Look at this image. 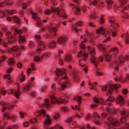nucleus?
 Returning a JSON list of instances; mask_svg holds the SVG:
<instances>
[{
  "label": "nucleus",
  "instance_id": "1",
  "mask_svg": "<svg viewBox=\"0 0 129 129\" xmlns=\"http://www.w3.org/2000/svg\"><path fill=\"white\" fill-rule=\"evenodd\" d=\"M54 72L57 77H60V78H55V81H59L60 79H64L66 80L62 83L58 82L57 83L60 86L61 90L63 91L65 88L68 87L70 85V83L68 79H66L67 78V75L65 74V71L63 69H59L57 68H56Z\"/></svg>",
  "mask_w": 129,
  "mask_h": 129
},
{
  "label": "nucleus",
  "instance_id": "2",
  "mask_svg": "<svg viewBox=\"0 0 129 129\" xmlns=\"http://www.w3.org/2000/svg\"><path fill=\"white\" fill-rule=\"evenodd\" d=\"M87 48L88 49V51L89 52L90 56V59L91 62L93 63L95 66L96 67L99 63L98 60L100 61H102L103 59V57L102 56H100L98 59L95 56V53L94 50L92 49L90 51H89V50L91 48V47L89 46H88Z\"/></svg>",
  "mask_w": 129,
  "mask_h": 129
},
{
  "label": "nucleus",
  "instance_id": "3",
  "mask_svg": "<svg viewBox=\"0 0 129 129\" xmlns=\"http://www.w3.org/2000/svg\"><path fill=\"white\" fill-rule=\"evenodd\" d=\"M41 114L46 118V119L43 122L44 125L45 126H46L50 125L52 123V121L50 119V116L48 114H46V111L42 109L40 112H35L34 113V115L38 117Z\"/></svg>",
  "mask_w": 129,
  "mask_h": 129
},
{
  "label": "nucleus",
  "instance_id": "4",
  "mask_svg": "<svg viewBox=\"0 0 129 129\" xmlns=\"http://www.w3.org/2000/svg\"><path fill=\"white\" fill-rule=\"evenodd\" d=\"M51 10L52 12L55 13L59 17H62L64 19L67 18V16L65 13V11L63 9L60 8L59 7L56 9L52 7Z\"/></svg>",
  "mask_w": 129,
  "mask_h": 129
},
{
  "label": "nucleus",
  "instance_id": "5",
  "mask_svg": "<svg viewBox=\"0 0 129 129\" xmlns=\"http://www.w3.org/2000/svg\"><path fill=\"white\" fill-rule=\"evenodd\" d=\"M51 103L52 104H55L56 103L58 104L62 103L65 104L68 103L69 101L64 99L62 100L60 98L57 99L56 97L54 95H52L50 99Z\"/></svg>",
  "mask_w": 129,
  "mask_h": 129
},
{
  "label": "nucleus",
  "instance_id": "6",
  "mask_svg": "<svg viewBox=\"0 0 129 129\" xmlns=\"http://www.w3.org/2000/svg\"><path fill=\"white\" fill-rule=\"evenodd\" d=\"M11 50L13 52L14 56L16 57H19L21 55V51L19 47L17 46L13 47L11 49H8L7 50V52L10 53Z\"/></svg>",
  "mask_w": 129,
  "mask_h": 129
},
{
  "label": "nucleus",
  "instance_id": "7",
  "mask_svg": "<svg viewBox=\"0 0 129 129\" xmlns=\"http://www.w3.org/2000/svg\"><path fill=\"white\" fill-rule=\"evenodd\" d=\"M5 35L7 38L6 40L10 44L14 43L16 40L15 38L14 37L11 33L7 31L5 32Z\"/></svg>",
  "mask_w": 129,
  "mask_h": 129
},
{
  "label": "nucleus",
  "instance_id": "8",
  "mask_svg": "<svg viewBox=\"0 0 129 129\" xmlns=\"http://www.w3.org/2000/svg\"><path fill=\"white\" fill-rule=\"evenodd\" d=\"M38 42V46L37 51L39 54H41L40 52L44 50L46 45L44 42L41 41H39Z\"/></svg>",
  "mask_w": 129,
  "mask_h": 129
},
{
  "label": "nucleus",
  "instance_id": "9",
  "mask_svg": "<svg viewBox=\"0 0 129 129\" xmlns=\"http://www.w3.org/2000/svg\"><path fill=\"white\" fill-rule=\"evenodd\" d=\"M30 12L31 14L33 15V16L32 18L33 19L35 20H37L38 21V22L36 23V26L39 27H41L42 26V23L39 21V18L37 17V15L38 14V13H34L33 11H30Z\"/></svg>",
  "mask_w": 129,
  "mask_h": 129
},
{
  "label": "nucleus",
  "instance_id": "10",
  "mask_svg": "<svg viewBox=\"0 0 129 129\" xmlns=\"http://www.w3.org/2000/svg\"><path fill=\"white\" fill-rule=\"evenodd\" d=\"M70 6L72 8V10L76 14H78L80 11V8L71 3L69 4Z\"/></svg>",
  "mask_w": 129,
  "mask_h": 129
},
{
  "label": "nucleus",
  "instance_id": "11",
  "mask_svg": "<svg viewBox=\"0 0 129 129\" xmlns=\"http://www.w3.org/2000/svg\"><path fill=\"white\" fill-rule=\"evenodd\" d=\"M119 87H120V86L117 84H115L114 85L113 84L109 86L108 92L109 93L111 94L112 93V91L113 90L114 88L116 89Z\"/></svg>",
  "mask_w": 129,
  "mask_h": 129
},
{
  "label": "nucleus",
  "instance_id": "12",
  "mask_svg": "<svg viewBox=\"0 0 129 129\" xmlns=\"http://www.w3.org/2000/svg\"><path fill=\"white\" fill-rule=\"evenodd\" d=\"M67 38L66 37H61L58 38L57 42L59 44H64L67 40Z\"/></svg>",
  "mask_w": 129,
  "mask_h": 129
},
{
  "label": "nucleus",
  "instance_id": "13",
  "mask_svg": "<svg viewBox=\"0 0 129 129\" xmlns=\"http://www.w3.org/2000/svg\"><path fill=\"white\" fill-rule=\"evenodd\" d=\"M117 103L121 105H123L124 103V98L121 95L118 96L116 99Z\"/></svg>",
  "mask_w": 129,
  "mask_h": 129
},
{
  "label": "nucleus",
  "instance_id": "14",
  "mask_svg": "<svg viewBox=\"0 0 129 129\" xmlns=\"http://www.w3.org/2000/svg\"><path fill=\"white\" fill-rule=\"evenodd\" d=\"M56 44L55 41H51L48 43V47L50 49H52L56 46Z\"/></svg>",
  "mask_w": 129,
  "mask_h": 129
},
{
  "label": "nucleus",
  "instance_id": "15",
  "mask_svg": "<svg viewBox=\"0 0 129 129\" xmlns=\"http://www.w3.org/2000/svg\"><path fill=\"white\" fill-rule=\"evenodd\" d=\"M72 56L71 55L68 54L64 56V59L65 61L69 62L72 60Z\"/></svg>",
  "mask_w": 129,
  "mask_h": 129
},
{
  "label": "nucleus",
  "instance_id": "16",
  "mask_svg": "<svg viewBox=\"0 0 129 129\" xmlns=\"http://www.w3.org/2000/svg\"><path fill=\"white\" fill-rule=\"evenodd\" d=\"M43 106L46 108H48L50 106V103L48 98H46L44 99V103L43 104Z\"/></svg>",
  "mask_w": 129,
  "mask_h": 129
},
{
  "label": "nucleus",
  "instance_id": "17",
  "mask_svg": "<svg viewBox=\"0 0 129 129\" xmlns=\"http://www.w3.org/2000/svg\"><path fill=\"white\" fill-rule=\"evenodd\" d=\"M31 88V87L30 84H27L23 86V90L24 91H28L30 90Z\"/></svg>",
  "mask_w": 129,
  "mask_h": 129
},
{
  "label": "nucleus",
  "instance_id": "18",
  "mask_svg": "<svg viewBox=\"0 0 129 129\" xmlns=\"http://www.w3.org/2000/svg\"><path fill=\"white\" fill-rule=\"evenodd\" d=\"M3 115L5 118H7V120L9 119H11L13 120L14 121L16 119V117L15 116L13 115L10 117L7 113L4 114H3Z\"/></svg>",
  "mask_w": 129,
  "mask_h": 129
},
{
  "label": "nucleus",
  "instance_id": "19",
  "mask_svg": "<svg viewBox=\"0 0 129 129\" xmlns=\"http://www.w3.org/2000/svg\"><path fill=\"white\" fill-rule=\"evenodd\" d=\"M73 78L74 80L78 82L79 80V78L78 76V71H75L73 74Z\"/></svg>",
  "mask_w": 129,
  "mask_h": 129
},
{
  "label": "nucleus",
  "instance_id": "20",
  "mask_svg": "<svg viewBox=\"0 0 129 129\" xmlns=\"http://www.w3.org/2000/svg\"><path fill=\"white\" fill-rule=\"evenodd\" d=\"M1 104L3 106V107L2 109V111L3 112H4L7 109V108L8 107V104L3 102Z\"/></svg>",
  "mask_w": 129,
  "mask_h": 129
},
{
  "label": "nucleus",
  "instance_id": "21",
  "mask_svg": "<svg viewBox=\"0 0 129 129\" xmlns=\"http://www.w3.org/2000/svg\"><path fill=\"white\" fill-rule=\"evenodd\" d=\"M19 90L20 88L18 86V90H15V91L14 92V95L17 99L19 98V96L21 93V92H20Z\"/></svg>",
  "mask_w": 129,
  "mask_h": 129
},
{
  "label": "nucleus",
  "instance_id": "22",
  "mask_svg": "<svg viewBox=\"0 0 129 129\" xmlns=\"http://www.w3.org/2000/svg\"><path fill=\"white\" fill-rule=\"evenodd\" d=\"M96 32L98 34H101L104 35L105 33V29L102 27H100L96 31Z\"/></svg>",
  "mask_w": 129,
  "mask_h": 129
},
{
  "label": "nucleus",
  "instance_id": "23",
  "mask_svg": "<svg viewBox=\"0 0 129 129\" xmlns=\"http://www.w3.org/2000/svg\"><path fill=\"white\" fill-rule=\"evenodd\" d=\"M105 2L107 4V8L108 9H110L113 3L112 1L111 0H106Z\"/></svg>",
  "mask_w": 129,
  "mask_h": 129
},
{
  "label": "nucleus",
  "instance_id": "24",
  "mask_svg": "<svg viewBox=\"0 0 129 129\" xmlns=\"http://www.w3.org/2000/svg\"><path fill=\"white\" fill-rule=\"evenodd\" d=\"M15 62V60L13 58H9L8 61V64L10 66L13 65Z\"/></svg>",
  "mask_w": 129,
  "mask_h": 129
},
{
  "label": "nucleus",
  "instance_id": "25",
  "mask_svg": "<svg viewBox=\"0 0 129 129\" xmlns=\"http://www.w3.org/2000/svg\"><path fill=\"white\" fill-rule=\"evenodd\" d=\"M48 29L50 32H51L52 31L55 32L57 31V29L54 27H48Z\"/></svg>",
  "mask_w": 129,
  "mask_h": 129
},
{
  "label": "nucleus",
  "instance_id": "26",
  "mask_svg": "<svg viewBox=\"0 0 129 129\" xmlns=\"http://www.w3.org/2000/svg\"><path fill=\"white\" fill-rule=\"evenodd\" d=\"M114 99L115 98L113 97L110 96H109V98L107 100H106V101L109 106H110L111 105V104L110 103L107 102V101H108L111 102H113Z\"/></svg>",
  "mask_w": 129,
  "mask_h": 129
},
{
  "label": "nucleus",
  "instance_id": "27",
  "mask_svg": "<svg viewBox=\"0 0 129 129\" xmlns=\"http://www.w3.org/2000/svg\"><path fill=\"white\" fill-rule=\"evenodd\" d=\"M120 112L121 115L124 116V117H127L129 116V112H128L123 110L121 111Z\"/></svg>",
  "mask_w": 129,
  "mask_h": 129
},
{
  "label": "nucleus",
  "instance_id": "28",
  "mask_svg": "<svg viewBox=\"0 0 129 129\" xmlns=\"http://www.w3.org/2000/svg\"><path fill=\"white\" fill-rule=\"evenodd\" d=\"M25 41V39L24 37L21 35L19 36V43L24 42Z\"/></svg>",
  "mask_w": 129,
  "mask_h": 129
},
{
  "label": "nucleus",
  "instance_id": "29",
  "mask_svg": "<svg viewBox=\"0 0 129 129\" xmlns=\"http://www.w3.org/2000/svg\"><path fill=\"white\" fill-rule=\"evenodd\" d=\"M51 55V53L48 52H46L43 53L42 54V56H41V58H42L44 57L47 58L49 57Z\"/></svg>",
  "mask_w": 129,
  "mask_h": 129
},
{
  "label": "nucleus",
  "instance_id": "30",
  "mask_svg": "<svg viewBox=\"0 0 129 129\" xmlns=\"http://www.w3.org/2000/svg\"><path fill=\"white\" fill-rule=\"evenodd\" d=\"M105 56L106 60L107 62H110L111 60V56L106 53L105 54Z\"/></svg>",
  "mask_w": 129,
  "mask_h": 129
},
{
  "label": "nucleus",
  "instance_id": "31",
  "mask_svg": "<svg viewBox=\"0 0 129 129\" xmlns=\"http://www.w3.org/2000/svg\"><path fill=\"white\" fill-rule=\"evenodd\" d=\"M118 59L120 63H123L124 61V57L120 55L118 57Z\"/></svg>",
  "mask_w": 129,
  "mask_h": 129
},
{
  "label": "nucleus",
  "instance_id": "32",
  "mask_svg": "<svg viewBox=\"0 0 129 129\" xmlns=\"http://www.w3.org/2000/svg\"><path fill=\"white\" fill-rule=\"evenodd\" d=\"M98 48L104 52L105 50V48L101 44H99L97 45Z\"/></svg>",
  "mask_w": 129,
  "mask_h": 129
},
{
  "label": "nucleus",
  "instance_id": "33",
  "mask_svg": "<svg viewBox=\"0 0 129 129\" xmlns=\"http://www.w3.org/2000/svg\"><path fill=\"white\" fill-rule=\"evenodd\" d=\"M82 54L84 58H83V59L84 60L86 59V57H87L88 56V55L87 53H85L84 52V51H82L81 50V55Z\"/></svg>",
  "mask_w": 129,
  "mask_h": 129
},
{
  "label": "nucleus",
  "instance_id": "34",
  "mask_svg": "<svg viewBox=\"0 0 129 129\" xmlns=\"http://www.w3.org/2000/svg\"><path fill=\"white\" fill-rule=\"evenodd\" d=\"M74 100H76L77 102H78L79 105H80L81 102V97H78V96L75 97L73 99Z\"/></svg>",
  "mask_w": 129,
  "mask_h": 129
},
{
  "label": "nucleus",
  "instance_id": "35",
  "mask_svg": "<svg viewBox=\"0 0 129 129\" xmlns=\"http://www.w3.org/2000/svg\"><path fill=\"white\" fill-rule=\"evenodd\" d=\"M87 41V39L85 38L84 40L81 43V49H85V47H84L85 42Z\"/></svg>",
  "mask_w": 129,
  "mask_h": 129
},
{
  "label": "nucleus",
  "instance_id": "36",
  "mask_svg": "<svg viewBox=\"0 0 129 129\" xmlns=\"http://www.w3.org/2000/svg\"><path fill=\"white\" fill-rule=\"evenodd\" d=\"M41 58V57H40L39 56H35L34 58V60L36 62H39L40 61Z\"/></svg>",
  "mask_w": 129,
  "mask_h": 129
},
{
  "label": "nucleus",
  "instance_id": "37",
  "mask_svg": "<svg viewBox=\"0 0 129 129\" xmlns=\"http://www.w3.org/2000/svg\"><path fill=\"white\" fill-rule=\"evenodd\" d=\"M109 20L110 22L113 23L115 22V19L114 17H111L109 18Z\"/></svg>",
  "mask_w": 129,
  "mask_h": 129
},
{
  "label": "nucleus",
  "instance_id": "38",
  "mask_svg": "<svg viewBox=\"0 0 129 129\" xmlns=\"http://www.w3.org/2000/svg\"><path fill=\"white\" fill-rule=\"evenodd\" d=\"M6 11L9 14H12L14 13H15L16 12V11L15 10H7Z\"/></svg>",
  "mask_w": 129,
  "mask_h": 129
},
{
  "label": "nucleus",
  "instance_id": "39",
  "mask_svg": "<svg viewBox=\"0 0 129 129\" xmlns=\"http://www.w3.org/2000/svg\"><path fill=\"white\" fill-rule=\"evenodd\" d=\"M61 109L65 112H67L68 111L67 107L66 106L61 107Z\"/></svg>",
  "mask_w": 129,
  "mask_h": 129
},
{
  "label": "nucleus",
  "instance_id": "40",
  "mask_svg": "<svg viewBox=\"0 0 129 129\" xmlns=\"http://www.w3.org/2000/svg\"><path fill=\"white\" fill-rule=\"evenodd\" d=\"M21 31L20 30H19L17 29H15V30L14 35L16 36L17 34H20L21 33Z\"/></svg>",
  "mask_w": 129,
  "mask_h": 129
},
{
  "label": "nucleus",
  "instance_id": "41",
  "mask_svg": "<svg viewBox=\"0 0 129 129\" xmlns=\"http://www.w3.org/2000/svg\"><path fill=\"white\" fill-rule=\"evenodd\" d=\"M98 4V2L96 0H94L90 4V5L91 6L93 5L94 6H96Z\"/></svg>",
  "mask_w": 129,
  "mask_h": 129
},
{
  "label": "nucleus",
  "instance_id": "42",
  "mask_svg": "<svg viewBox=\"0 0 129 129\" xmlns=\"http://www.w3.org/2000/svg\"><path fill=\"white\" fill-rule=\"evenodd\" d=\"M13 18L14 19V21L18 23H20V19L16 16H14Z\"/></svg>",
  "mask_w": 129,
  "mask_h": 129
},
{
  "label": "nucleus",
  "instance_id": "43",
  "mask_svg": "<svg viewBox=\"0 0 129 129\" xmlns=\"http://www.w3.org/2000/svg\"><path fill=\"white\" fill-rule=\"evenodd\" d=\"M120 2V3L121 7L122 8L121 6L126 3L127 2V1L126 0H119Z\"/></svg>",
  "mask_w": 129,
  "mask_h": 129
},
{
  "label": "nucleus",
  "instance_id": "44",
  "mask_svg": "<svg viewBox=\"0 0 129 129\" xmlns=\"http://www.w3.org/2000/svg\"><path fill=\"white\" fill-rule=\"evenodd\" d=\"M5 14V13L4 12L0 10V18H2L4 17Z\"/></svg>",
  "mask_w": 129,
  "mask_h": 129
},
{
  "label": "nucleus",
  "instance_id": "45",
  "mask_svg": "<svg viewBox=\"0 0 129 129\" xmlns=\"http://www.w3.org/2000/svg\"><path fill=\"white\" fill-rule=\"evenodd\" d=\"M14 91H15V90H13L12 89H9L7 91V93L8 94H11L13 93L14 95Z\"/></svg>",
  "mask_w": 129,
  "mask_h": 129
},
{
  "label": "nucleus",
  "instance_id": "46",
  "mask_svg": "<svg viewBox=\"0 0 129 129\" xmlns=\"http://www.w3.org/2000/svg\"><path fill=\"white\" fill-rule=\"evenodd\" d=\"M29 46L30 48L34 46V43L32 41H30L29 42Z\"/></svg>",
  "mask_w": 129,
  "mask_h": 129
},
{
  "label": "nucleus",
  "instance_id": "47",
  "mask_svg": "<svg viewBox=\"0 0 129 129\" xmlns=\"http://www.w3.org/2000/svg\"><path fill=\"white\" fill-rule=\"evenodd\" d=\"M29 125L28 122L26 121L23 122V126L25 127H27Z\"/></svg>",
  "mask_w": 129,
  "mask_h": 129
},
{
  "label": "nucleus",
  "instance_id": "48",
  "mask_svg": "<svg viewBox=\"0 0 129 129\" xmlns=\"http://www.w3.org/2000/svg\"><path fill=\"white\" fill-rule=\"evenodd\" d=\"M21 82H23L25 81V75H23V74H21Z\"/></svg>",
  "mask_w": 129,
  "mask_h": 129
},
{
  "label": "nucleus",
  "instance_id": "49",
  "mask_svg": "<svg viewBox=\"0 0 129 129\" xmlns=\"http://www.w3.org/2000/svg\"><path fill=\"white\" fill-rule=\"evenodd\" d=\"M71 107L72 109L73 110H74L75 109V108L78 111H80V108L79 107V106H78L77 105H75V108L73 106H72Z\"/></svg>",
  "mask_w": 129,
  "mask_h": 129
},
{
  "label": "nucleus",
  "instance_id": "50",
  "mask_svg": "<svg viewBox=\"0 0 129 129\" xmlns=\"http://www.w3.org/2000/svg\"><path fill=\"white\" fill-rule=\"evenodd\" d=\"M125 37V42L126 44H128L129 43V41L128 38V35L127 34L126 35Z\"/></svg>",
  "mask_w": 129,
  "mask_h": 129
},
{
  "label": "nucleus",
  "instance_id": "51",
  "mask_svg": "<svg viewBox=\"0 0 129 129\" xmlns=\"http://www.w3.org/2000/svg\"><path fill=\"white\" fill-rule=\"evenodd\" d=\"M35 37L37 39V42H38L39 41H41L40 39H41V38L40 35H36Z\"/></svg>",
  "mask_w": 129,
  "mask_h": 129
},
{
  "label": "nucleus",
  "instance_id": "52",
  "mask_svg": "<svg viewBox=\"0 0 129 129\" xmlns=\"http://www.w3.org/2000/svg\"><path fill=\"white\" fill-rule=\"evenodd\" d=\"M47 86H45L42 87L41 89V92L42 93L44 92L45 90L47 89Z\"/></svg>",
  "mask_w": 129,
  "mask_h": 129
},
{
  "label": "nucleus",
  "instance_id": "53",
  "mask_svg": "<svg viewBox=\"0 0 129 129\" xmlns=\"http://www.w3.org/2000/svg\"><path fill=\"white\" fill-rule=\"evenodd\" d=\"M30 122L31 123H34L36 122V119L35 118L31 119L30 120Z\"/></svg>",
  "mask_w": 129,
  "mask_h": 129
},
{
  "label": "nucleus",
  "instance_id": "54",
  "mask_svg": "<svg viewBox=\"0 0 129 129\" xmlns=\"http://www.w3.org/2000/svg\"><path fill=\"white\" fill-rule=\"evenodd\" d=\"M120 121L122 123H123L126 121V119L124 117H123L121 118Z\"/></svg>",
  "mask_w": 129,
  "mask_h": 129
},
{
  "label": "nucleus",
  "instance_id": "55",
  "mask_svg": "<svg viewBox=\"0 0 129 129\" xmlns=\"http://www.w3.org/2000/svg\"><path fill=\"white\" fill-rule=\"evenodd\" d=\"M116 51L117 53L118 52V49L116 47H113L112 48L111 50H110V51Z\"/></svg>",
  "mask_w": 129,
  "mask_h": 129
},
{
  "label": "nucleus",
  "instance_id": "56",
  "mask_svg": "<svg viewBox=\"0 0 129 129\" xmlns=\"http://www.w3.org/2000/svg\"><path fill=\"white\" fill-rule=\"evenodd\" d=\"M108 115V114L107 113H102L101 116L102 117L105 118Z\"/></svg>",
  "mask_w": 129,
  "mask_h": 129
},
{
  "label": "nucleus",
  "instance_id": "57",
  "mask_svg": "<svg viewBox=\"0 0 129 129\" xmlns=\"http://www.w3.org/2000/svg\"><path fill=\"white\" fill-rule=\"evenodd\" d=\"M4 78L5 79H7L8 80H9L10 79V75L9 74H7L5 75L4 76Z\"/></svg>",
  "mask_w": 129,
  "mask_h": 129
},
{
  "label": "nucleus",
  "instance_id": "58",
  "mask_svg": "<svg viewBox=\"0 0 129 129\" xmlns=\"http://www.w3.org/2000/svg\"><path fill=\"white\" fill-rule=\"evenodd\" d=\"M31 66L32 70L33 71L35 70V64L34 63H32L31 64Z\"/></svg>",
  "mask_w": 129,
  "mask_h": 129
},
{
  "label": "nucleus",
  "instance_id": "59",
  "mask_svg": "<svg viewBox=\"0 0 129 129\" xmlns=\"http://www.w3.org/2000/svg\"><path fill=\"white\" fill-rule=\"evenodd\" d=\"M17 66L19 68H21L22 67V64L20 62H19L17 64Z\"/></svg>",
  "mask_w": 129,
  "mask_h": 129
},
{
  "label": "nucleus",
  "instance_id": "60",
  "mask_svg": "<svg viewBox=\"0 0 129 129\" xmlns=\"http://www.w3.org/2000/svg\"><path fill=\"white\" fill-rule=\"evenodd\" d=\"M128 92V90L126 89H123L122 91V93L125 94H126Z\"/></svg>",
  "mask_w": 129,
  "mask_h": 129
},
{
  "label": "nucleus",
  "instance_id": "61",
  "mask_svg": "<svg viewBox=\"0 0 129 129\" xmlns=\"http://www.w3.org/2000/svg\"><path fill=\"white\" fill-rule=\"evenodd\" d=\"M86 127L88 129H95L94 127H91L88 124H87Z\"/></svg>",
  "mask_w": 129,
  "mask_h": 129
},
{
  "label": "nucleus",
  "instance_id": "62",
  "mask_svg": "<svg viewBox=\"0 0 129 129\" xmlns=\"http://www.w3.org/2000/svg\"><path fill=\"white\" fill-rule=\"evenodd\" d=\"M44 13L48 15L50 13V11L48 9L45 10L44 11Z\"/></svg>",
  "mask_w": 129,
  "mask_h": 129
},
{
  "label": "nucleus",
  "instance_id": "63",
  "mask_svg": "<svg viewBox=\"0 0 129 129\" xmlns=\"http://www.w3.org/2000/svg\"><path fill=\"white\" fill-rule=\"evenodd\" d=\"M32 71L31 69L30 68H28L27 71V73L28 74V75L29 76V74L31 73Z\"/></svg>",
  "mask_w": 129,
  "mask_h": 129
},
{
  "label": "nucleus",
  "instance_id": "64",
  "mask_svg": "<svg viewBox=\"0 0 129 129\" xmlns=\"http://www.w3.org/2000/svg\"><path fill=\"white\" fill-rule=\"evenodd\" d=\"M59 115L58 113L57 114L53 117V118L54 119H56L59 117Z\"/></svg>",
  "mask_w": 129,
  "mask_h": 129
}]
</instances>
